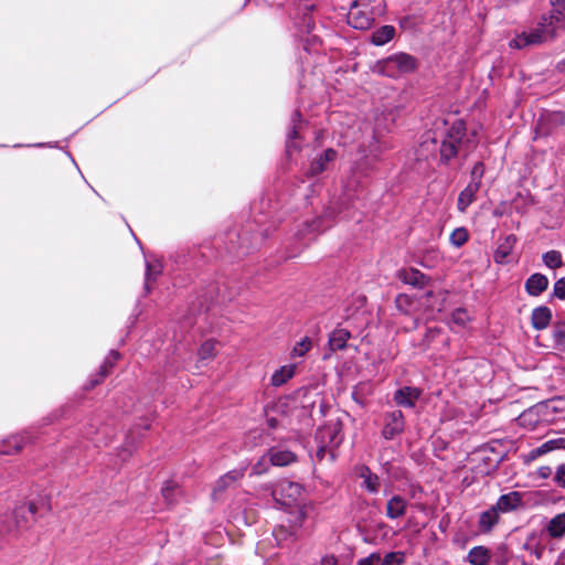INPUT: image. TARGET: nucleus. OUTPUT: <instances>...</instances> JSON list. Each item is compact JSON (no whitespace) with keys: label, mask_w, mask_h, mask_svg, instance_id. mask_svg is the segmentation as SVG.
I'll use <instances>...</instances> for the list:
<instances>
[{"label":"nucleus","mask_w":565,"mask_h":565,"mask_svg":"<svg viewBox=\"0 0 565 565\" xmlns=\"http://www.w3.org/2000/svg\"><path fill=\"white\" fill-rule=\"evenodd\" d=\"M395 305L397 310L403 315L415 316V319H418L416 315L422 303L417 299L402 294L396 297Z\"/></svg>","instance_id":"nucleus-10"},{"label":"nucleus","mask_w":565,"mask_h":565,"mask_svg":"<svg viewBox=\"0 0 565 565\" xmlns=\"http://www.w3.org/2000/svg\"><path fill=\"white\" fill-rule=\"evenodd\" d=\"M243 476L244 470L242 469L228 471L216 481L214 491H223L224 489L239 480Z\"/></svg>","instance_id":"nucleus-19"},{"label":"nucleus","mask_w":565,"mask_h":565,"mask_svg":"<svg viewBox=\"0 0 565 565\" xmlns=\"http://www.w3.org/2000/svg\"><path fill=\"white\" fill-rule=\"evenodd\" d=\"M269 461L273 466L284 467L296 461L297 456L294 451L285 449L280 446L273 447L268 450Z\"/></svg>","instance_id":"nucleus-8"},{"label":"nucleus","mask_w":565,"mask_h":565,"mask_svg":"<svg viewBox=\"0 0 565 565\" xmlns=\"http://www.w3.org/2000/svg\"><path fill=\"white\" fill-rule=\"evenodd\" d=\"M416 68V61L405 53L394 54L374 66V71L388 77H397Z\"/></svg>","instance_id":"nucleus-4"},{"label":"nucleus","mask_w":565,"mask_h":565,"mask_svg":"<svg viewBox=\"0 0 565 565\" xmlns=\"http://www.w3.org/2000/svg\"><path fill=\"white\" fill-rule=\"evenodd\" d=\"M342 426L338 418L329 419L316 434L317 457L322 459L327 448H335L342 441Z\"/></svg>","instance_id":"nucleus-5"},{"label":"nucleus","mask_w":565,"mask_h":565,"mask_svg":"<svg viewBox=\"0 0 565 565\" xmlns=\"http://www.w3.org/2000/svg\"><path fill=\"white\" fill-rule=\"evenodd\" d=\"M521 502V494L519 492H510L499 498L497 509L502 512H508L516 508Z\"/></svg>","instance_id":"nucleus-18"},{"label":"nucleus","mask_w":565,"mask_h":565,"mask_svg":"<svg viewBox=\"0 0 565 565\" xmlns=\"http://www.w3.org/2000/svg\"><path fill=\"white\" fill-rule=\"evenodd\" d=\"M451 320L455 324L465 327L470 320V316L466 309L459 308L452 312Z\"/></svg>","instance_id":"nucleus-35"},{"label":"nucleus","mask_w":565,"mask_h":565,"mask_svg":"<svg viewBox=\"0 0 565 565\" xmlns=\"http://www.w3.org/2000/svg\"><path fill=\"white\" fill-rule=\"evenodd\" d=\"M350 334L344 329L334 330L329 338V347L332 351L341 350L345 347Z\"/></svg>","instance_id":"nucleus-22"},{"label":"nucleus","mask_w":565,"mask_h":565,"mask_svg":"<svg viewBox=\"0 0 565 565\" xmlns=\"http://www.w3.org/2000/svg\"><path fill=\"white\" fill-rule=\"evenodd\" d=\"M483 172H484V169H483L482 163L479 162V163L475 164V167L471 171V181L470 182H476L477 185L480 188V182H481Z\"/></svg>","instance_id":"nucleus-38"},{"label":"nucleus","mask_w":565,"mask_h":565,"mask_svg":"<svg viewBox=\"0 0 565 565\" xmlns=\"http://www.w3.org/2000/svg\"><path fill=\"white\" fill-rule=\"evenodd\" d=\"M551 536L559 537L565 534V513L554 516L547 526Z\"/></svg>","instance_id":"nucleus-23"},{"label":"nucleus","mask_w":565,"mask_h":565,"mask_svg":"<svg viewBox=\"0 0 565 565\" xmlns=\"http://www.w3.org/2000/svg\"><path fill=\"white\" fill-rule=\"evenodd\" d=\"M563 30L564 28L561 25L558 19H553L550 15H543L537 25L530 32L518 34L513 40H511L510 46L522 49L527 45L541 44L554 39L558 32Z\"/></svg>","instance_id":"nucleus-3"},{"label":"nucleus","mask_w":565,"mask_h":565,"mask_svg":"<svg viewBox=\"0 0 565 565\" xmlns=\"http://www.w3.org/2000/svg\"><path fill=\"white\" fill-rule=\"evenodd\" d=\"M297 365L296 364H286L277 369L271 377L270 383L274 386H281L287 383L290 379L296 374Z\"/></svg>","instance_id":"nucleus-14"},{"label":"nucleus","mask_w":565,"mask_h":565,"mask_svg":"<svg viewBox=\"0 0 565 565\" xmlns=\"http://www.w3.org/2000/svg\"><path fill=\"white\" fill-rule=\"evenodd\" d=\"M537 475L543 479H547L552 475V469L547 466L541 467L537 469Z\"/></svg>","instance_id":"nucleus-46"},{"label":"nucleus","mask_w":565,"mask_h":565,"mask_svg":"<svg viewBox=\"0 0 565 565\" xmlns=\"http://www.w3.org/2000/svg\"><path fill=\"white\" fill-rule=\"evenodd\" d=\"M25 512H29L31 514H34L36 512V507L34 503L30 502L28 504H23V505H20L19 508H17L15 510V518H23ZM15 525L17 526H21L22 525V521H20L19 519H17L15 521Z\"/></svg>","instance_id":"nucleus-36"},{"label":"nucleus","mask_w":565,"mask_h":565,"mask_svg":"<svg viewBox=\"0 0 565 565\" xmlns=\"http://www.w3.org/2000/svg\"><path fill=\"white\" fill-rule=\"evenodd\" d=\"M441 310H443V307H441V306H439V307L437 308V311H441Z\"/></svg>","instance_id":"nucleus-53"},{"label":"nucleus","mask_w":565,"mask_h":565,"mask_svg":"<svg viewBox=\"0 0 565 565\" xmlns=\"http://www.w3.org/2000/svg\"><path fill=\"white\" fill-rule=\"evenodd\" d=\"M555 481L565 487V465H561L555 473Z\"/></svg>","instance_id":"nucleus-42"},{"label":"nucleus","mask_w":565,"mask_h":565,"mask_svg":"<svg viewBox=\"0 0 565 565\" xmlns=\"http://www.w3.org/2000/svg\"><path fill=\"white\" fill-rule=\"evenodd\" d=\"M550 444L553 445V451L557 449H565V438L550 439Z\"/></svg>","instance_id":"nucleus-44"},{"label":"nucleus","mask_w":565,"mask_h":565,"mask_svg":"<svg viewBox=\"0 0 565 565\" xmlns=\"http://www.w3.org/2000/svg\"><path fill=\"white\" fill-rule=\"evenodd\" d=\"M274 500L285 508L295 509L296 516L294 522V526L298 527L302 524L306 513L303 510V490L299 483L281 480L279 481L273 492Z\"/></svg>","instance_id":"nucleus-2"},{"label":"nucleus","mask_w":565,"mask_h":565,"mask_svg":"<svg viewBox=\"0 0 565 565\" xmlns=\"http://www.w3.org/2000/svg\"><path fill=\"white\" fill-rule=\"evenodd\" d=\"M516 243V238L514 235L505 236L500 244L498 245L493 259L497 264L503 265L509 262V256L511 255Z\"/></svg>","instance_id":"nucleus-9"},{"label":"nucleus","mask_w":565,"mask_h":565,"mask_svg":"<svg viewBox=\"0 0 565 565\" xmlns=\"http://www.w3.org/2000/svg\"><path fill=\"white\" fill-rule=\"evenodd\" d=\"M479 191V186L476 182H470L459 194L458 198V210L466 212L468 206L475 201L476 194Z\"/></svg>","instance_id":"nucleus-15"},{"label":"nucleus","mask_w":565,"mask_h":565,"mask_svg":"<svg viewBox=\"0 0 565 565\" xmlns=\"http://www.w3.org/2000/svg\"><path fill=\"white\" fill-rule=\"evenodd\" d=\"M551 451H553V445L550 444V441L547 440L544 444H542L541 446H539L537 448L532 449L527 454L526 458H527V460H535L536 458H539L545 454H548Z\"/></svg>","instance_id":"nucleus-33"},{"label":"nucleus","mask_w":565,"mask_h":565,"mask_svg":"<svg viewBox=\"0 0 565 565\" xmlns=\"http://www.w3.org/2000/svg\"><path fill=\"white\" fill-rule=\"evenodd\" d=\"M420 392L415 387H403L395 393V402L404 407H413Z\"/></svg>","instance_id":"nucleus-13"},{"label":"nucleus","mask_w":565,"mask_h":565,"mask_svg":"<svg viewBox=\"0 0 565 565\" xmlns=\"http://www.w3.org/2000/svg\"><path fill=\"white\" fill-rule=\"evenodd\" d=\"M497 508L495 509H491V510H488L486 512H483L480 516V526L486 530V531H489L498 521V512H497Z\"/></svg>","instance_id":"nucleus-30"},{"label":"nucleus","mask_w":565,"mask_h":565,"mask_svg":"<svg viewBox=\"0 0 565 565\" xmlns=\"http://www.w3.org/2000/svg\"><path fill=\"white\" fill-rule=\"evenodd\" d=\"M311 347L312 341L309 337L301 338L294 344L290 351V358L296 359L305 356L311 350Z\"/></svg>","instance_id":"nucleus-24"},{"label":"nucleus","mask_w":565,"mask_h":565,"mask_svg":"<svg viewBox=\"0 0 565 565\" xmlns=\"http://www.w3.org/2000/svg\"><path fill=\"white\" fill-rule=\"evenodd\" d=\"M552 13L550 14L553 19H558L561 25L565 28V0H551Z\"/></svg>","instance_id":"nucleus-26"},{"label":"nucleus","mask_w":565,"mask_h":565,"mask_svg":"<svg viewBox=\"0 0 565 565\" xmlns=\"http://www.w3.org/2000/svg\"><path fill=\"white\" fill-rule=\"evenodd\" d=\"M543 263L552 269L563 265L562 254L557 250H550L543 255Z\"/></svg>","instance_id":"nucleus-29"},{"label":"nucleus","mask_w":565,"mask_h":565,"mask_svg":"<svg viewBox=\"0 0 565 565\" xmlns=\"http://www.w3.org/2000/svg\"><path fill=\"white\" fill-rule=\"evenodd\" d=\"M335 158V151L327 149L322 154L318 156L311 163L309 172L312 175H317L324 171L327 164L333 161Z\"/></svg>","instance_id":"nucleus-16"},{"label":"nucleus","mask_w":565,"mask_h":565,"mask_svg":"<svg viewBox=\"0 0 565 565\" xmlns=\"http://www.w3.org/2000/svg\"><path fill=\"white\" fill-rule=\"evenodd\" d=\"M548 286V279L542 274H533L525 281V289L531 296H539Z\"/></svg>","instance_id":"nucleus-12"},{"label":"nucleus","mask_w":565,"mask_h":565,"mask_svg":"<svg viewBox=\"0 0 565 565\" xmlns=\"http://www.w3.org/2000/svg\"><path fill=\"white\" fill-rule=\"evenodd\" d=\"M354 4L358 6V8L365 9L367 11H372L375 14H383L385 10V2L384 0H355Z\"/></svg>","instance_id":"nucleus-25"},{"label":"nucleus","mask_w":565,"mask_h":565,"mask_svg":"<svg viewBox=\"0 0 565 565\" xmlns=\"http://www.w3.org/2000/svg\"><path fill=\"white\" fill-rule=\"evenodd\" d=\"M463 134L465 125L461 120L456 119L450 125L444 121L437 126L435 136L431 137L430 142L425 140L422 147L429 151L430 146L435 148L437 141L440 140V160L448 162L461 147Z\"/></svg>","instance_id":"nucleus-1"},{"label":"nucleus","mask_w":565,"mask_h":565,"mask_svg":"<svg viewBox=\"0 0 565 565\" xmlns=\"http://www.w3.org/2000/svg\"><path fill=\"white\" fill-rule=\"evenodd\" d=\"M554 339L558 348H565V331L556 330L554 332Z\"/></svg>","instance_id":"nucleus-43"},{"label":"nucleus","mask_w":565,"mask_h":565,"mask_svg":"<svg viewBox=\"0 0 565 565\" xmlns=\"http://www.w3.org/2000/svg\"><path fill=\"white\" fill-rule=\"evenodd\" d=\"M269 465L271 463L269 461V456L267 452L253 466V472L255 475L264 473L268 469Z\"/></svg>","instance_id":"nucleus-37"},{"label":"nucleus","mask_w":565,"mask_h":565,"mask_svg":"<svg viewBox=\"0 0 565 565\" xmlns=\"http://www.w3.org/2000/svg\"><path fill=\"white\" fill-rule=\"evenodd\" d=\"M297 135V131L294 129L291 134L289 135V141H288V148L291 147V139H294Z\"/></svg>","instance_id":"nucleus-48"},{"label":"nucleus","mask_w":565,"mask_h":565,"mask_svg":"<svg viewBox=\"0 0 565 565\" xmlns=\"http://www.w3.org/2000/svg\"><path fill=\"white\" fill-rule=\"evenodd\" d=\"M319 230H320V227L317 225V226L313 227L312 231H319Z\"/></svg>","instance_id":"nucleus-52"},{"label":"nucleus","mask_w":565,"mask_h":565,"mask_svg":"<svg viewBox=\"0 0 565 565\" xmlns=\"http://www.w3.org/2000/svg\"><path fill=\"white\" fill-rule=\"evenodd\" d=\"M376 17H379V14L362 8L360 9L353 3L348 13V23L354 29L365 30L372 25Z\"/></svg>","instance_id":"nucleus-6"},{"label":"nucleus","mask_w":565,"mask_h":565,"mask_svg":"<svg viewBox=\"0 0 565 565\" xmlns=\"http://www.w3.org/2000/svg\"><path fill=\"white\" fill-rule=\"evenodd\" d=\"M161 271V265L160 264H150V263H147V280L152 276V275H158L159 273Z\"/></svg>","instance_id":"nucleus-41"},{"label":"nucleus","mask_w":565,"mask_h":565,"mask_svg":"<svg viewBox=\"0 0 565 565\" xmlns=\"http://www.w3.org/2000/svg\"><path fill=\"white\" fill-rule=\"evenodd\" d=\"M551 319H552L551 310L545 306H541V307L535 308L532 311L531 323L534 329L543 330L548 327Z\"/></svg>","instance_id":"nucleus-11"},{"label":"nucleus","mask_w":565,"mask_h":565,"mask_svg":"<svg viewBox=\"0 0 565 565\" xmlns=\"http://www.w3.org/2000/svg\"><path fill=\"white\" fill-rule=\"evenodd\" d=\"M545 407H546V408H553V409H555V408H556V407L554 406V403H553V402H552V403H550V404H547Z\"/></svg>","instance_id":"nucleus-49"},{"label":"nucleus","mask_w":565,"mask_h":565,"mask_svg":"<svg viewBox=\"0 0 565 565\" xmlns=\"http://www.w3.org/2000/svg\"><path fill=\"white\" fill-rule=\"evenodd\" d=\"M21 448H22V446H21V445H18V444L14 446V449H15V450H19V449H21Z\"/></svg>","instance_id":"nucleus-50"},{"label":"nucleus","mask_w":565,"mask_h":565,"mask_svg":"<svg viewBox=\"0 0 565 565\" xmlns=\"http://www.w3.org/2000/svg\"><path fill=\"white\" fill-rule=\"evenodd\" d=\"M490 559V552L484 546H476L468 553V562L472 565H487Z\"/></svg>","instance_id":"nucleus-20"},{"label":"nucleus","mask_w":565,"mask_h":565,"mask_svg":"<svg viewBox=\"0 0 565 565\" xmlns=\"http://www.w3.org/2000/svg\"><path fill=\"white\" fill-rule=\"evenodd\" d=\"M399 278L406 284L418 285L422 282L423 275L418 270L409 269L403 270Z\"/></svg>","instance_id":"nucleus-32"},{"label":"nucleus","mask_w":565,"mask_h":565,"mask_svg":"<svg viewBox=\"0 0 565 565\" xmlns=\"http://www.w3.org/2000/svg\"><path fill=\"white\" fill-rule=\"evenodd\" d=\"M438 296L441 297L443 299H445L446 294L445 292H440Z\"/></svg>","instance_id":"nucleus-51"},{"label":"nucleus","mask_w":565,"mask_h":565,"mask_svg":"<svg viewBox=\"0 0 565 565\" xmlns=\"http://www.w3.org/2000/svg\"><path fill=\"white\" fill-rule=\"evenodd\" d=\"M405 555L402 552H391L381 558V565H402L404 563Z\"/></svg>","instance_id":"nucleus-34"},{"label":"nucleus","mask_w":565,"mask_h":565,"mask_svg":"<svg viewBox=\"0 0 565 565\" xmlns=\"http://www.w3.org/2000/svg\"><path fill=\"white\" fill-rule=\"evenodd\" d=\"M469 238L468 231L465 227H458L450 234V243L456 246H462Z\"/></svg>","instance_id":"nucleus-31"},{"label":"nucleus","mask_w":565,"mask_h":565,"mask_svg":"<svg viewBox=\"0 0 565 565\" xmlns=\"http://www.w3.org/2000/svg\"><path fill=\"white\" fill-rule=\"evenodd\" d=\"M404 428V419L401 411H394L390 413L385 418V425L383 428V436L386 439H392Z\"/></svg>","instance_id":"nucleus-7"},{"label":"nucleus","mask_w":565,"mask_h":565,"mask_svg":"<svg viewBox=\"0 0 565 565\" xmlns=\"http://www.w3.org/2000/svg\"><path fill=\"white\" fill-rule=\"evenodd\" d=\"M554 295L559 299H565V278H561L554 284Z\"/></svg>","instance_id":"nucleus-39"},{"label":"nucleus","mask_w":565,"mask_h":565,"mask_svg":"<svg viewBox=\"0 0 565 565\" xmlns=\"http://www.w3.org/2000/svg\"><path fill=\"white\" fill-rule=\"evenodd\" d=\"M320 565H338V559L333 555H326L321 558Z\"/></svg>","instance_id":"nucleus-45"},{"label":"nucleus","mask_w":565,"mask_h":565,"mask_svg":"<svg viewBox=\"0 0 565 565\" xmlns=\"http://www.w3.org/2000/svg\"><path fill=\"white\" fill-rule=\"evenodd\" d=\"M216 342L212 340L205 341L199 350L200 361H209L213 359L216 355Z\"/></svg>","instance_id":"nucleus-28"},{"label":"nucleus","mask_w":565,"mask_h":565,"mask_svg":"<svg viewBox=\"0 0 565 565\" xmlns=\"http://www.w3.org/2000/svg\"><path fill=\"white\" fill-rule=\"evenodd\" d=\"M381 562V556L377 553H373L370 556L362 558L359 562V565H379Z\"/></svg>","instance_id":"nucleus-40"},{"label":"nucleus","mask_w":565,"mask_h":565,"mask_svg":"<svg viewBox=\"0 0 565 565\" xmlns=\"http://www.w3.org/2000/svg\"><path fill=\"white\" fill-rule=\"evenodd\" d=\"M361 478L363 479V487H365L370 492H376L379 490V478L375 475H372L369 469L364 468L362 470Z\"/></svg>","instance_id":"nucleus-27"},{"label":"nucleus","mask_w":565,"mask_h":565,"mask_svg":"<svg viewBox=\"0 0 565 565\" xmlns=\"http://www.w3.org/2000/svg\"><path fill=\"white\" fill-rule=\"evenodd\" d=\"M394 34H395L394 26L384 25V26L380 28L379 30H376L372 34V42L375 45H384L394 38Z\"/></svg>","instance_id":"nucleus-21"},{"label":"nucleus","mask_w":565,"mask_h":565,"mask_svg":"<svg viewBox=\"0 0 565 565\" xmlns=\"http://www.w3.org/2000/svg\"><path fill=\"white\" fill-rule=\"evenodd\" d=\"M406 505H407L406 501L402 497L394 495L393 498H391L387 501V504H386L387 518L397 519V518L404 515V513L406 511Z\"/></svg>","instance_id":"nucleus-17"},{"label":"nucleus","mask_w":565,"mask_h":565,"mask_svg":"<svg viewBox=\"0 0 565 565\" xmlns=\"http://www.w3.org/2000/svg\"><path fill=\"white\" fill-rule=\"evenodd\" d=\"M533 415H534L533 411H527V412L523 413L520 416L521 423H525L527 420V418H532Z\"/></svg>","instance_id":"nucleus-47"}]
</instances>
